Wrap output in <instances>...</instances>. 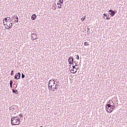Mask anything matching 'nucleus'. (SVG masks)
<instances>
[{"label": "nucleus", "mask_w": 127, "mask_h": 127, "mask_svg": "<svg viewBox=\"0 0 127 127\" xmlns=\"http://www.w3.org/2000/svg\"><path fill=\"white\" fill-rule=\"evenodd\" d=\"M7 18H9V19H11L10 17H6L4 19H3V22L4 21V22H5V23L7 22L8 21H7L8 20Z\"/></svg>", "instance_id": "nucleus-12"}, {"label": "nucleus", "mask_w": 127, "mask_h": 127, "mask_svg": "<svg viewBox=\"0 0 127 127\" xmlns=\"http://www.w3.org/2000/svg\"><path fill=\"white\" fill-rule=\"evenodd\" d=\"M104 18H105V17H104Z\"/></svg>", "instance_id": "nucleus-44"}, {"label": "nucleus", "mask_w": 127, "mask_h": 127, "mask_svg": "<svg viewBox=\"0 0 127 127\" xmlns=\"http://www.w3.org/2000/svg\"><path fill=\"white\" fill-rule=\"evenodd\" d=\"M55 83H56V84H59V80H58L57 81H56Z\"/></svg>", "instance_id": "nucleus-31"}, {"label": "nucleus", "mask_w": 127, "mask_h": 127, "mask_svg": "<svg viewBox=\"0 0 127 127\" xmlns=\"http://www.w3.org/2000/svg\"><path fill=\"white\" fill-rule=\"evenodd\" d=\"M72 65H75V63H73V64H72Z\"/></svg>", "instance_id": "nucleus-39"}, {"label": "nucleus", "mask_w": 127, "mask_h": 127, "mask_svg": "<svg viewBox=\"0 0 127 127\" xmlns=\"http://www.w3.org/2000/svg\"><path fill=\"white\" fill-rule=\"evenodd\" d=\"M16 88H17V85H16V87H15V89H16Z\"/></svg>", "instance_id": "nucleus-40"}, {"label": "nucleus", "mask_w": 127, "mask_h": 127, "mask_svg": "<svg viewBox=\"0 0 127 127\" xmlns=\"http://www.w3.org/2000/svg\"><path fill=\"white\" fill-rule=\"evenodd\" d=\"M9 110L10 111H11V112H14L15 109H14V108H13V106H11L9 107Z\"/></svg>", "instance_id": "nucleus-13"}, {"label": "nucleus", "mask_w": 127, "mask_h": 127, "mask_svg": "<svg viewBox=\"0 0 127 127\" xmlns=\"http://www.w3.org/2000/svg\"><path fill=\"white\" fill-rule=\"evenodd\" d=\"M8 20H9V21H11V20H12L11 19L10 20V19H8Z\"/></svg>", "instance_id": "nucleus-37"}, {"label": "nucleus", "mask_w": 127, "mask_h": 127, "mask_svg": "<svg viewBox=\"0 0 127 127\" xmlns=\"http://www.w3.org/2000/svg\"><path fill=\"white\" fill-rule=\"evenodd\" d=\"M106 110L107 113H112L113 110H115V105H112L111 104H106Z\"/></svg>", "instance_id": "nucleus-2"}, {"label": "nucleus", "mask_w": 127, "mask_h": 127, "mask_svg": "<svg viewBox=\"0 0 127 127\" xmlns=\"http://www.w3.org/2000/svg\"><path fill=\"white\" fill-rule=\"evenodd\" d=\"M14 72V70H11V73H10V75L12 76L13 75V72Z\"/></svg>", "instance_id": "nucleus-24"}, {"label": "nucleus", "mask_w": 127, "mask_h": 127, "mask_svg": "<svg viewBox=\"0 0 127 127\" xmlns=\"http://www.w3.org/2000/svg\"><path fill=\"white\" fill-rule=\"evenodd\" d=\"M71 69H72V67L69 68V70H71Z\"/></svg>", "instance_id": "nucleus-41"}, {"label": "nucleus", "mask_w": 127, "mask_h": 127, "mask_svg": "<svg viewBox=\"0 0 127 127\" xmlns=\"http://www.w3.org/2000/svg\"><path fill=\"white\" fill-rule=\"evenodd\" d=\"M37 17V16H36L35 14H33L32 15L31 18L32 20H35V19Z\"/></svg>", "instance_id": "nucleus-10"}, {"label": "nucleus", "mask_w": 127, "mask_h": 127, "mask_svg": "<svg viewBox=\"0 0 127 127\" xmlns=\"http://www.w3.org/2000/svg\"><path fill=\"white\" fill-rule=\"evenodd\" d=\"M31 37L33 38V39H32V41H33V40H36V39H37V35L34 33H32Z\"/></svg>", "instance_id": "nucleus-9"}, {"label": "nucleus", "mask_w": 127, "mask_h": 127, "mask_svg": "<svg viewBox=\"0 0 127 127\" xmlns=\"http://www.w3.org/2000/svg\"><path fill=\"white\" fill-rule=\"evenodd\" d=\"M110 104V105H112L113 106H114V102H113V101H111V100H110L109 102H108V104Z\"/></svg>", "instance_id": "nucleus-15"}, {"label": "nucleus", "mask_w": 127, "mask_h": 127, "mask_svg": "<svg viewBox=\"0 0 127 127\" xmlns=\"http://www.w3.org/2000/svg\"><path fill=\"white\" fill-rule=\"evenodd\" d=\"M109 12H110L109 14L111 15V16H114L115 14H116V12L112 9L109 10Z\"/></svg>", "instance_id": "nucleus-8"}, {"label": "nucleus", "mask_w": 127, "mask_h": 127, "mask_svg": "<svg viewBox=\"0 0 127 127\" xmlns=\"http://www.w3.org/2000/svg\"><path fill=\"white\" fill-rule=\"evenodd\" d=\"M12 19H15L14 20V22L16 23L18 22V17L17 16V15H13L11 17Z\"/></svg>", "instance_id": "nucleus-7"}, {"label": "nucleus", "mask_w": 127, "mask_h": 127, "mask_svg": "<svg viewBox=\"0 0 127 127\" xmlns=\"http://www.w3.org/2000/svg\"><path fill=\"white\" fill-rule=\"evenodd\" d=\"M90 45V44L88 43V42H84V46H89Z\"/></svg>", "instance_id": "nucleus-18"}, {"label": "nucleus", "mask_w": 127, "mask_h": 127, "mask_svg": "<svg viewBox=\"0 0 127 127\" xmlns=\"http://www.w3.org/2000/svg\"><path fill=\"white\" fill-rule=\"evenodd\" d=\"M103 15H104V16H106V17H108V14H107V13H104V14H103Z\"/></svg>", "instance_id": "nucleus-30"}, {"label": "nucleus", "mask_w": 127, "mask_h": 127, "mask_svg": "<svg viewBox=\"0 0 127 127\" xmlns=\"http://www.w3.org/2000/svg\"><path fill=\"white\" fill-rule=\"evenodd\" d=\"M57 7V6L56 5L55 7L53 8V9H54V10H56Z\"/></svg>", "instance_id": "nucleus-27"}, {"label": "nucleus", "mask_w": 127, "mask_h": 127, "mask_svg": "<svg viewBox=\"0 0 127 127\" xmlns=\"http://www.w3.org/2000/svg\"><path fill=\"white\" fill-rule=\"evenodd\" d=\"M68 62L69 64H73L74 63L75 64V66H77V62L76 61H74V58L73 57H69L68 59Z\"/></svg>", "instance_id": "nucleus-4"}, {"label": "nucleus", "mask_w": 127, "mask_h": 127, "mask_svg": "<svg viewBox=\"0 0 127 127\" xmlns=\"http://www.w3.org/2000/svg\"><path fill=\"white\" fill-rule=\"evenodd\" d=\"M77 69H79V67H78L77 68H76V71Z\"/></svg>", "instance_id": "nucleus-42"}, {"label": "nucleus", "mask_w": 127, "mask_h": 127, "mask_svg": "<svg viewBox=\"0 0 127 127\" xmlns=\"http://www.w3.org/2000/svg\"><path fill=\"white\" fill-rule=\"evenodd\" d=\"M85 19H86V16H84L83 17L81 18V21H84Z\"/></svg>", "instance_id": "nucleus-19"}, {"label": "nucleus", "mask_w": 127, "mask_h": 127, "mask_svg": "<svg viewBox=\"0 0 127 127\" xmlns=\"http://www.w3.org/2000/svg\"><path fill=\"white\" fill-rule=\"evenodd\" d=\"M77 63H78V62H76V64ZM77 64L76 65V64H75V65H72V69H76V70H77Z\"/></svg>", "instance_id": "nucleus-17"}, {"label": "nucleus", "mask_w": 127, "mask_h": 127, "mask_svg": "<svg viewBox=\"0 0 127 127\" xmlns=\"http://www.w3.org/2000/svg\"><path fill=\"white\" fill-rule=\"evenodd\" d=\"M110 18H110V17H107L106 18V19H107L108 20H110Z\"/></svg>", "instance_id": "nucleus-33"}, {"label": "nucleus", "mask_w": 127, "mask_h": 127, "mask_svg": "<svg viewBox=\"0 0 127 127\" xmlns=\"http://www.w3.org/2000/svg\"><path fill=\"white\" fill-rule=\"evenodd\" d=\"M52 81H53V82H54L53 85H55V84H56V81L55 80L53 79V80H52Z\"/></svg>", "instance_id": "nucleus-26"}, {"label": "nucleus", "mask_w": 127, "mask_h": 127, "mask_svg": "<svg viewBox=\"0 0 127 127\" xmlns=\"http://www.w3.org/2000/svg\"><path fill=\"white\" fill-rule=\"evenodd\" d=\"M20 77H21V74L20 72H17L15 74L14 79L15 80H19V79H20Z\"/></svg>", "instance_id": "nucleus-6"}, {"label": "nucleus", "mask_w": 127, "mask_h": 127, "mask_svg": "<svg viewBox=\"0 0 127 127\" xmlns=\"http://www.w3.org/2000/svg\"><path fill=\"white\" fill-rule=\"evenodd\" d=\"M62 5H60V6H58V7H59V8H62Z\"/></svg>", "instance_id": "nucleus-35"}, {"label": "nucleus", "mask_w": 127, "mask_h": 127, "mask_svg": "<svg viewBox=\"0 0 127 127\" xmlns=\"http://www.w3.org/2000/svg\"><path fill=\"white\" fill-rule=\"evenodd\" d=\"M87 34L88 35H89V34H90V33H91V31H87Z\"/></svg>", "instance_id": "nucleus-28"}, {"label": "nucleus", "mask_w": 127, "mask_h": 127, "mask_svg": "<svg viewBox=\"0 0 127 127\" xmlns=\"http://www.w3.org/2000/svg\"><path fill=\"white\" fill-rule=\"evenodd\" d=\"M51 81H52V80H50L49 82H48V85H50V82H51Z\"/></svg>", "instance_id": "nucleus-32"}, {"label": "nucleus", "mask_w": 127, "mask_h": 127, "mask_svg": "<svg viewBox=\"0 0 127 127\" xmlns=\"http://www.w3.org/2000/svg\"><path fill=\"white\" fill-rule=\"evenodd\" d=\"M108 16V17H109V16H110V15H109V14H108V16Z\"/></svg>", "instance_id": "nucleus-43"}, {"label": "nucleus", "mask_w": 127, "mask_h": 127, "mask_svg": "<svg viewBox=\"0 0 127 127\" xmlns=\"http://www.w3.org/2000/svg\"><path fill=\"white\" fill-rule=\"evenodd\" d=\"M58 2H59V3H62V4H63V0H59V1H58Z\"/></svg>", "instance_id": "nucleus-20"}, {"label": "nucleus", "mask_w": 127, "mask_h": 127, "mask_svg": "<svg viewBox=\"0 0 127 127\" xmlns=\"http://www.w3.org/2000/svg\"><path fill=\"white\" fill-rule=\"evenodd\" d=\"M56 80H57V79H56Z\"/></svg>", "instance_id": "nucleus-45"}, {"label": "nucleus", "mask_w": 127, "mask_h": 127, "mask_svg": "<svg viewBox=\"0 0 127 127\" xmlns=\"http://www.w3.org/2000/svg\"><path fill=\"white\" fill-rule=\"evenodd\" d=\"M89 30H90V28L87 27V31H89Z\"/></svg>", "instance_id": "nucleus-36"}, {"label": "nucleus", "mask_w": 127, "mask_h": 127, "mask_svg": "<svg viewBox=\"0 0 127 127\" xmlns=\"http://www.w3.org/2000/svg\"><path fill=\"white\" fill-rule=\"evenodd\" d=\"M20 124V119L17 116H14L11 119V125L12 126H18Z\"/></svg>", "instance_id": "nucleus-1"}, {"label": "nucleus", "mask_w": 127, "mask_h": 127, "mask_svg": "<svg viewBox=\"0 0 127 127\" xmlns=\"http://www.w3.org/2000/svg\"><path fill=\"white\" fill-rule=\"evenodd\" d=\"M19 116L20 117V118H22V119L23 118V115L21 113L19 115Z\"/></svg>", "instance_id": "nucleus-25"}, {"label": "nucleus", "mask_w": 127, "mask_h": 127, "mask_svg": "<svg viewBox=\"0 0 127 127\" xmlns=\"http://www.w3.org/2000/svg\"><path fill=\"white\" fill-rule=\"evenodd\" d=\"M12 93L17 95V94H18V91H17V90L16 89H12Z\"/></svg>", "instance_id": "nucleus-11"}, {"label": "nucleus", "mask_w": 127, "mask_h": 127, "mask_svg": "<svg viewBox=\"0 0 127 127\" xmlns=\"http://www.w3.org/2000/svg\"><path fill=\"white\" fill-rule=\"evenodd\" d=\"M79 55H76V57H75V59H77V60H79Z\"/></svg>", "instance_id": "nucleus-23"}, {"label": "nucleus", "mask_w": 127, "mask_h": 127, "mask_svg": "<svg viewBox=\"0 0 127 127\" xmlns=\"http://www.w3.org/2000/svg\"><path fill=\"white\" fill-rule=\"evenodd\" d=\"M70 71L71 72V73H72V74H75V73L77 72V69H76V70H75V69H71V70H70Z\"/></svg>", "instance_id": "nucleus-14"}, {"label": "nucleus", "mask_w": 127, "mask_h": 127, "mask_svg": "<svg viewBox=\"0 0 127 127\" xmlns=\"http://www.w3.org/2000/svg\"><path fill=\"white\" fill-rule=\"evenodd\" d=\"M10 22L11 21H8V22H6V23H4V21L3 22V25L5 26V28H6V29H11V28H12V25H10ZM5 25L6 26H5Z\"/></svg>", "instance_id": "nucleus-3"}, {"label": "nucleus", "mask_w": 127, "mask_h": 127, "mask_svg": "<svg viewBox=\"0 0 127 127\" xmlns=\"http://www.w3.org/2000/svg\"><path fill=\"white\" fill-rule=\"evenodd\" d=\"M55 4H56V3H55V4L54 3V4L52 5L53 8V7H55V6H56V5H55Z\"/></svg>", "instance_id": "nucleus-29"}, {"label": "nucleus", "mask_w": 127, "mask_h": 127, "mask_svg": "<svg viewBox=\"0 0 127 127\" xmlns=\"http://www.w3.org/2000/svg\"><path fill=\"white\" fill-rule=\"evenodd\" d=\"M57 4H58V5H62V4H61L60 3H59V2H58L57 3Z\"/></svg>", "instance_id": "nucleus-34"}, {"label": "nucleus", "mask_w": 127, "mask_h": 127, "mask_svg": "<svg viewBox=\"0 0 127 127\" xmlns=\"http://www.w3.org/2000/svg\"><path fill=\"white\" fill-rule=\"evenodd\" d=\"M25 75H24L23 73H22V76H21L22 79H23L24 78H25Z\"/></svg>", "instance_id": "nucleus-22"}, {"label": "nucleus", "mask_w": 127, "mask_h": 127, "mask_svg": "<svg viewBox=\"0 0 127 127\" xmlns=\"http://www.w3.org/2000/svg\"><path fill=\"white\" fill-rule=\"evenodd\" d=\"M10 87L12 89V80H10Z\"/></svg>", "instance_id": "nucleus-16"}, {"label": "nucleus", "mask_w": 127, "mask_h": 127, "mask_svg": "<svg viewBox=\"0 0 127 127\" xmlns=\"http://www.w3.org/2000/svg\"><path fill=\"white\" fill-rule=\"evenodd\" d=\"M48 89L49 91H50V90H51V86H50V84H48Z\"/></svg>", "instance_id": "nucleus-21"}, {"label": "nucleus", "mask_w": 127, "mask_h": 127, "mask_svg": "<svg viewBox=\"0 0 127 127\" xmlns=\"http://www.w3.org/2000/svg\"><path fill=\"white\" fill-rule=\"evenodd\" d=\"M10 24H11V25H12L13 24V23L10 22Z\"/></svg>", "instance_id": "nucleus-38"}, {"label": "nucleus", "mask_w": 127, "mask_h": 127, "mask_svg": "<svg viewBox=\"0 0 127 127\" xmlns=\"http://www.w3.org/2000/svg\"><path fill=\"white\" fill-rule=\"evenodd\" d=\"M53 86L54 85H51V91H55V90H56V91H57V89H58V87H59V84H56L55 86L54 87H53Z\"/></svg>", "instance_id": "nucleus-5"}]
</instances>
